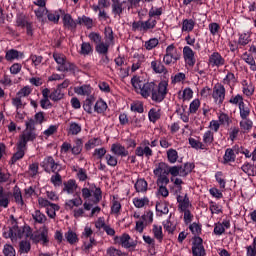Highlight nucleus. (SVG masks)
Listing matches in <instances>:
<instances>
[{
  "label": "nucleus",
  "mask_w": 256,
  "mask_h": 256,
  "mask_svg": "<svg viewBox=\"0 0 256 256\" xmlns=\"http://www.w3.org/2000/svg\"><path fill=\"white\" fill-rule=\"evenodd\" d=\"M183 57L185 64L188 67H195V63H197V60L195 59V52L193 51V49H191V47L185 46L183 48Z\"/></svg>",
  "instance_id": "obj_8"
},
{
  "label": "nucleus",
  "mask_w": 256,
  "mask_h": 256,
  "mask_svg": "<svg viewBox=\"0 0 256 256\" xmlns=\"http://www.w3.org/2000/svg\"><path fill=\"white\" fill-rule=\"evenodd\" d=\"M239 111H240V117L241 119H247L249 117L251 110L249 107L245 106V102H241L239 106Z\"/></svg>",
  "instance_id": "obj_57"
},
{
  "label": "nucleus",
  "mask_w": 256,
  "mask_h": 256,
  "mask_svg": "<svg viewBox=\"0 0 256 256\" xmlns=\"http://www.w3.org/2000/svg\"><path fill=\"white\" fill-rule=\"evenodd\" d=\"M151 69L154 71V73H165L167 69L165 68V65L161 62V60H154L151 62Z\"/></svg>",
  "instance_id": "obj_31"
},
{
  "label": "nucleus",
  "mask_w": 256,
  "mask_h": 256,
  "mask_svg": "<svg viewBox=\"0 0 256 256\" xmlns=\"http://www.w3.org/2000/svg\"><path fill=\"white\" fill-rule=\"evenodd\" d=\"M4 256H15V248L11 244H5L3 248Z\"/></svg>",
  "instance_id": "obj_64"
},
{
  "label": "nucleus",
  "mask_w": 256,
  "mask_h": 256,
  "mask_svg": "<svg viewBox=\"0 0 256 256\" xmlns=\"http://www.w3.org/2000/svg\"><path fill=\"white\" fill-rule=\"evenodd\" d=\"M235 151H233V149L228 148L225 151V154L223 156V163L227 164V163H233L235 162Z\"/></svg>",
  "instance_id": "obj_37"
},
{
  "label": "nucleus",
  "mask_w": 256,
  "mask_h": 256,
  "mask_svg": "<svg viewBox=\"0 0 256 256\" xmlns=\"http://www.w3.org/2000/svg\"><path fill=\"white\" fill-rule=\"evenodd\" d=\"M219 119V123L221 125H224V127H229V125H231V123H233V120H231V117H229V115L225 114V113H221L218 117Z\"/></svg>",
  "instance_id": "obj_55"
},
{
  "label": "nucleus",
  "mask_w": 256,
  "mask_h": 256,
  "mask_svg": "<svg viewBox=\"0 0 256 256\" xmlns=\"http://www.w3.org/2000/svg\"><path fill=\"white\" fill-rule=\"evenodd\" d=\"M25 151H27V146H23V144H19V142H17L16 152L12 155L9 165H15L17 161H21V159L25 157Z\"/></svg>",
  "instance_id": "obj_9"
},
{
  "label": "nucleus",
  "mask_w": 256,
  "mask_h": 256,
  "mask_svg": "<svg viewBox=\"0 0 256 256\" xmlns=\"http://www.w3.org/2000/svg\"><path fill=\"white\" fill-rule=\"evenodd\" d=\"M57 71H60L61 73H77V71H79V68L77 67V65H75V63L73 62H69L66 60V62H64L63 66H58Z\"/></svg>",
  "instance_id": "obj_14"
},
{
  "label": "nucleus",
  "mask_w": 256,
  "mask_h": 256,
  "mask_svg": "<svg viewBox=\"0 0 256 256\" xmlns=\"http://www.w3.org/2000/svg\"><path fill=\"white\" fill-rule=\"evenodd\" d=\"M251 35L252 33L250 31L239 33L238 34L239 38L237 41L238 47H245L249 45V43L251 42Z\"/></svg>",
  "instance_id": "obj_17"
},
{
  "label": "nucleus",
  "mask_w": 256,
  "mask_h": 256,
  "mask_svg": "<svg viewBox=\"0 0 256 256\" xmlns=\"http://www.w3.org/2000/svg\"><path fill=\"white\" fill-rule=\"evenodd\" d=\"M78 25H84L87 29L93 28V19L88 16L83 15L77 18Z\"/></svg>",
  "instance_id": "obj_35"
},
{
  "label": "nucleus",
  "mask_w": 256,
  "mask_h": 256,
  "mask_svg": "<svg viewBox=\"0 0 256 256\" xmlns=\"http://www.w3.org/2000/svg\"><path fill=\"white\" fill-rule=\"evenodd\" d=\"M111 151L114 155H118V157H127L129 155V151L119 143L112 144Z\"/></svg>",
  "instance_id": "obj_21"
},
{
  "label": "nucleus",
  "mask_w": 256,
  "mask_h": 256,
  "mask_svg": "<svg viewBox=\"0 0 256 256\" xmlns=\"http://www.w3.org/2000/svg\"><path fill=\"white\" fill-rule=\"evenodd\" d=\"M178 201V209L182 213L183 211H189V207H192L191 201H189V196L185 194V196L178 195L177 196Z\"/></svg>",
  "instance_id": "obj_13"
},
{
  "label": "nucleus",
  "mask_w": 256,
  "mask_h": 256,
  "mask_svg": "<svg viewBox=\"0 0 256 256\" xmlns=\"http://www.w3.org/2000/svg\"><path fill=\"white\" fill-rule=\"evenodd\" d=\"M213 141H215V136L213 131L207 130L202 136V143L206 150L213 145Z\"/></svg>",
  "instance_id": "obj_22"
},
{
  "label": "nucleus",
  "mask_w": 256,
  "mask_h": 256,
  "mask_svg": "<svg viewBox=\"0 0 256 256\" xmlns=\"http://www.w3.org/2000/svg\"><path fill=\"white\" fill-rule=\"evenodd\" d=\"M10 220H11L12 227L9 228L8 232L3 233V237H5V239H11L15 237L14 236L15 232H13V229H17V219L15 218V216L11 215Z\"/></svg>",
  "instance_id": "obj_30"
},
{
  "label": "nucleus",
  "mask_w": 256,
  "mask_h": 256,
  "mask_svg": "<svg viewBox=\"0 0 256 256\" xmlns=\"http://www.w3.org/2000/svg\"><path fill=\"white\" fill-rule=\"evenodd\" d=\"M131 85L138 95H141L144 99L151 97L152 101L156 103H161L167 95V82H160L157 85L155 82H145L140 76H133Z\"/></svg>",
  "instance_id": "obj_1"
},
{
  "label": "nucleus",
  "mask_w": 256,
  "mask_h": 256,
  "mask_svg": "<svg viewBox=\"0 0 256 256\" xmlns=\"http://www.w3.org/2000/svg\"><path fill=\"white\" fill-rule=\"evenodd\" d=\"M26 237H30L32 241L35 243H43V245H47L49 243V229L44 227L39 234H33L31 231V227H28V231L26 233Z\"/></svg>",
  "instance_id": "obj_5"
},
{
  "label": "nucleus",
  "mask_w": 256,
  "mask_h": 256,
  "mask_svg": "<svg viewBox=\"0 0 256 256\" xmlns=\"http://www.w3.org/2000/svg\"><path fill=\"white\" fill-rule=\"evenodd\" d=\"M159 45V39L157 38H151L148 41L145 42L144 47L147 51H151L155 49Z\"/></svg>",
  "instance_id": "obj_59"
},
{
  "label": "nucleus",
  "mask_w": 256,
  "mask_h": 256,
  "mask_svg": "<svg viewBox=\"0 0 256 256\" xmlns=\"http://www.w3.org/2000/svg\"><path fill=\"white\" fill-rule=\"evenodd\" d=\"M240 129L244 131V133H249V131L253 129V121L248 118H242V121H240Z\"/></svg>",
  "instance_id": "obj_38"
},
{
  "label": "nucleus",
  "mask_w": 256,
  "mask_h": 256,
  "mask_svg": "<svg viewBox=\"0 0 256 256\" xmlns=\"http://www.w3.org/2000/svg\"><path fill=\"white\" fill-rule=\"evenodd\" d=\"M192 253L193 256H205V247L203 246V239L201 237H194Z\"/></svg>",
  "instance_id": "obj_11"
},
{
  "label": "nucleus",
  "mask_w": 256,
  "mask_h": 256,
  "mask_svg": "<svg viewBox=\"0 0 256 256\" xmlns=\"http://www.w3.org/2000/svg\"><path fill=\"white\" fill-rule=\"evenodd\" d=\"M99 145H101V139L92 138L86 142V144L84 145V149L86 151H91V149H95V147H99Z\"/></svg>",
  "instance_id": "obj_40"
},
{
  "label": "nucleus",
  "mask_w": 256,
  "mask_h": 256,
  "mask_svg": "<svg viewBox=\"0 0 256 256\" xmlns=\"http://www.w3.org/2000/svg\"><path fill=\"white\" fill-rule=\"evenodd\" d=\"M156 211L160 213V215H167L169 213V207L165 202H159L156 204Z\"/></svg>",
  "instance_id": "obj_60"
},
{
  "label": "nucleus",
  "mask_w": 256,
  "mask_h": 256,
  "mask_svg": "<svg viewBox=\"0 0 256 256\" xmlns=\"http://www.w3.org/2000/svg\"><path fill=\"white\" fill-rule=\"evenodd\" d=\"M195 29V20L193 19H184L182 21V31L186 33H191Z\"/></svg>",
  "instance_id": "obj_32"
},
{
  "label": "nucleus",
  "mask_w": 256,
  "mask_h": 256,
  "mask_svg": "<svg viewBox=\"0 0 256 256\" xmlns=\"http://www.w3.org/2000/svg\"><path fill=\"white\" fill-rule=\"evenodd\" d=\"M241 169L244 173H246V175H249V177H255L256 175L255 165L249 162L244 163Z\"/></svg>",
  "instance_id": "obj_34"
},
{
  "label": "nucleus",
  "mask_w": 256,
  "mask_h": 256,
  "mask_svg": "<svg viewBox=\"0 0 256 256\" xmlns=\"http://www.w3.org/2000/svg\"><path fill=\"white\" fill-rule=\"evenodd\" d=\"M83 131V126L80 123L71 121L68 126V135H79Z\"/></svg>",
  "instance_id": "obj_23"
},
{
  "label": "nucleus",
  "mask_w": 256,
  "mask_h": 256,
  "mask_svg": "<svg viewBox=\"0 0 256 256\" xmlns=\"http://www.w3.org/2000/svg\"><path fill=\"white\" fill-rule=\"evenodd\" d=\"M208 65H210V67H217V68L223 67V65H225V58L221 56V53L213 52L212 54L209 55Z\"/></svg>",
  "instance_id": "obj_10"
},
{
  "label": "nucleus",
  "mask_w": 256,
  "mask_h": 256,
  "mask_svg": "<svg viewBox=\"0 0 256 256\" xmlns=\"http://www.w3.org/2000/svg\"><path fill=\"white\" fill-rule=\"evenodd\" d=\"M104 36H105V40L106 43L110 44L113 43L115 37L113 36V28L111 27H105L104 29Z\"/></svg>",
  "instance_id": "obj_54"
},
{
  "label": "nucleus",
  "mask_w": 256,
  "mask_h": 256,
  "mask_svg": "<svg viewBox=\"0 0 256 256\" xmlns=\"http://www.w3.org/2000/svg\"><path fill=\"white\" fill-rule=\"evenodd\" d=\"M52 57L54 61H56L58 67H63L67 61V57L61 53L54 52Z\"/></svg>",
  "instance_id": "obj_49"
},
{
  "label": "nucleus",
  "mask_w": 256,
  "mask_h": 256,
  "mask_svg": "<svg viewBox=\"0 0 256 256\" xmlns=\"http://www.w3.org/2000/svg\"><path fill=\"white\" fill-rule=\"evenodd\" d=\"M181 59V55L177 53V49L175 48L174 44H170L166 48V53L163 57V62L165 65H175L177 61Z\"/></svg>",
  "instance_id": "obj_4"
},
{
  "label": "nucleus",
  "mask_w": 256,
  "mask_h": 256,
  "mask_svg": "<svg viewBox=\"0 0 256 256\" xmlns=\"http://www.w3.org/2000/svg\"><path fill=\"white\" fill-rule=\"evenodd\" d=\"M109 43L100 42L95 46V50L98 55H107L109 53Z\"/></svg>",
  "instance_id": "obj_39"
},
{
  "label": "nucleus",
  "mask_w": 256,
  "mask_h": 256,
  "mask_svg": "<svg viewBox=\"0 0 256 256\" xmlns=\"http://www.w3.org/2000/svg\"><path fill=\"white\" fill-rule=\"evenodd\" d=\"M40 167L43 168L45 173H59L61 172V164L55 161L53 156H46L40 163Z\"/></svg>",
  "instance_id": "obj_3"
},
{
  "label": "nucleus",
  "mask_w": 256,
  "mask_h": 256,
  "mask_svg": "<svg viewBox=\"0 0 256 256\" xmlns=\"http://www.w3.org/2000/svg\"><path fill=\"white\" fill-rule=\"evenodd\" d=\"M90 53H93V47L89 42H83L81 44V50H80V55H89Z\"/></svg>",
  "instance_id": "obj_56"
},
{
  "label": "nucleus",
  "mask_w": 256,
  "mask_h": 256,
  "mask_svg": "<svg viewBox=\"0 0 256 256\" xmlns=\"http://www.w3.org/2000/svg\"><path fill=\"white\" fill-rule=\"evenodd\" d=\"M9 197H11V192H6L3 196H0V207L7 209L9 207Z\"/></svg>",
  "instance_id": "obj_62"
},
{
  "label": "nucleus",
  "mask_w": 256,
  "mask_h": 256,
  "mask_svg": "<svg viewBox=\"0 0 256 256\" xmlns=\"http://www.w3.org/2000/svg\"><path fill=\"white\" fill-rule=\"evenodd\" d=\"M62 23L64 29H68V31H76L77 25H79V23H77V20H74L71 14H64L62 18Z\"/></svg>",
  "instance_id": "obj_12"
},
{
  "label": "nucleus",
  "mask_w": 256,
  "mask_h": 256,
  "mask_svg": "<svg viewBox=\"0 0 256 256\" xmlns=\"http://www.w3.org/2000/svg\"><path fill=\"white\" fill-rule=\"evenodd\" d=\"M166 155H167V160L170 163L172 164L177 163V160L179 159V153L177 152V150L170 148L167 150Z\"/></svg>",
  "instance_id": "obj_47"
},
{
  "label": "nucleus",
  "mask_w": 256,
  "mask_h": 256,
  "mask_svg": "<svg viewBox=\"0 0 256 256\" xmlns=\"http://www.w3.org/2000/svg\"><path fill=\"white\" fill-rule=\"evenodd\" d=\"M74 143L75 144L72 147V155H81V151H83V139L77 138Z\"/></svg>",
  "instance_id": "obj_43"
},
{
  "label": "nucleus",
  "mask_w": 256,
  "mask_h": 256,
  "mask_svg": "<svg viewBox=\"0 0 256 256\" xmlns=\"http://www.w3.org/2000/svg\"><path fill=\"white\" fill-rule=\"evenodd\" d=\"M180 171V177H187L193 169H195V164L193 163H185L184 165H178Z\"/></svg>",
  "instance_id": "obj_28"
},
{
  "label": "nucleus",
  "mask_w": 256,
  "mask_h": 256,
  "mask_svg": "<svg viewBox=\"0 0 256 256\" xmlns=\"http://www.w3.org/2000/svg\"><path fill=\"white\" fill-rule=\"evenodd\" d=\"M130 109H131L132 113H143V111H144L143 102H141V101L133 102L131 104Z\"/></svg>",
  "instance_id": "obj_63"
},
{
  "label": "nucleus",
  "mask_w": 256,
  "mask_h": 256,
  "mask_svg": "<svg viewBox=\"0 0 256 256\" xmlns=\"http://www.w3.org/2000/svg\"><path fill=\"white\" fill-rule=\"evenodd\" d=\"M12 196L14 197L15 203H17V205H21V207L25 205V201H23V194L21 193V188H19V186H15L13 188Z\"/></svg>",
  "instance_id": "obj_26"
},
{
  "label": "nucleus",
  "mask_w": 256,
  "mask_h": 256,
  "mask_svg": "<svg viewBox=\"0 0 256 256\" xmlns=\"http://www.w3.org/2000/svg\"><path fill=\"white\" fill-rule=\"evenodd\" d=\"M154 27H157V20H155L151 17L148 20L143 21V23H142L143 31H149V30L153 29Z\"/></svg>",
  "instance_id": "obj_48"
},
{
  "label": "nucleus",
  "mask_w": 256,
  "mask_h": 256,
  "mask_svg": "<svg viewBox=\"0 0 256 256\" xmlns=\"http://www.w3.org/2000/svg\"><path fill=\"white\" fill-rule=\"evenodd\" d=\"M50 181L54 187H60V185L63 183V178L59 172H54V175L51 176Z\"/></svg>",
  "instance_id": "obj_58"
},
{
  "label": "nucleus",
  "mask_w": 256,
  "mask_h": 256,
  "mask_svg": "<svg viewBox=\"0 0 256 256\" xmlns=\"http://www.w3.org/2000/svg\"><path fill=\"white\" fill-rule=\"evenodd\" d=\"M23 57H25V54L15 49H10L6 51V55H5L6 61H15V59L19 60V59H23Z\"/></svg>",
  "instance_id": "obj_20"
},
{
  "label": "nucleus",
  "mask_w": 256,
  "mask_h": 256,
  "mask_svg": "<svg viewBox=\"0 0 256 256\" xmlns=\"http://www.w3.org/2000/svg\"><path fill=\"white\" fill-rule=\"evenodd\" d=\"M148 117L152 123H155V121H158V119L161 118V113L159 112V110L152 108L148 112Z\"/></svg>",
  "instance_id": "obj_61"
},
{
  "label": "nucleus",
  "mask_w": 256,
  "mask_h": 256,
  "mask_svg": "<svg viewBox=\"0 0 256 256\" xmlns=\"http://www.w3.org/2000/svg\"><path fill=\"white\" fill-rule=\"evenodd\" d=\"M134 187L137 193H146L149 187V184L147 183L146 179L140 178L136 181V183L134 184Z\"/></svg>",
  "instance_id": "obj_27"
},
{
  "label": "nucleus",
  "mask_w": 256,
  "mask_h": 256,
  "mask_svg": "<svg viewBox=\"0 0 256 256\" xmlns=\"http://www.w3.org/2000/svg\"><path fill=\"white\" fill-rule=\"evenodd\" d=\"M189 145L192 147V149H196V150L201 149L202 151H207L203 142H200L195 138H189Z\"/></svg>",
  "instance_id": "obj_50"
},
{
  "label": "nucleus",
  "mask_w": 256,
  "mask_h": 256,
  "mask_svg": "<svg viewBox=\"0 0 256 256\" xmlns=\"http://www.w3.org/2000/svg\"><path fill=\"white\" fill-rule=\"evenodd\" d=\"M35 139H37V133L35 132V130L26 129V130L20 135V138H19V140H18V143H19L20 145H23L24 147H27V143L33 142V141H35Z\"/></svg>",
  "instance_id": "obj_7"
},
{
  "label": "nucleus",
  "mask_w": 256,
  "mask_h": 256,
  "mask_svg": "<svg viewBox=\"0 0 256 256\" xmlns=\"http://www.w3.org/2000/svg\"><path fill=\"white\" fill-rule=\"evenodd\" d=\"M94 197V203H100L103 199V192L97 185L91 184L90 188H82V197L84 200L90 199V197Z\"/></svg>",
  "instance_id": "obj_2"
},
{
  "label": "nucleus",
  "mask_w": 256,
  "mask_h": 256,
  "mask_svg": "<svg viewBox=\"0 0 256 256\" xmlns=\"http://www.w3.org/2000/svg\"><path fill=\"white\" fill-rule=\"evenodd\" d=\"M32 219L35 221V223H38L39 225H43L45 221H47V216L41 212V210H36L32 214Z\"/></svg>",
  "instance_id": "obj_36"
},
{
  "label": "nucleus",
  "mask_w": 256,
  "mask_h": 256,
  "mask_svg": "<svg viewBox=\"0 0 256 256\" xmlns=\"http://www.w3.org/2000/svg\"><path fill=\"white\" fill-rule=\"evenodd\" d=\"M143 61H145V58L143 57V55H140L139 53H135L132 59L131 72L135 73V71H138V69H141V65H143Z\"/></svg>",
  "instance_id": "obj_19"
},
{
  "label": "nucleus",
  "mask_w": 256,
  "mask_h": 256,
  "mask_svg": "<svg viewBox=\"0 0 256 256\" xmlns=\"http://www.w3.org/2000/svg\"><path fill=\"white\" fill-rule=\"evenodd\" d=\"M63 93L61 92V88H56L54 89L50 96L49 99H51V101L57 102V101H61V99L63 98Z\"/></svg>",
  "instance_id": "obj_52"
},
{
  "label": "nucleus",
  "mask_w": 256,
  "mask_h": 256,
  "mask_svg": "<svg viewBox=\"0 0 256 256\" xmlns=\"http://www.w3.org/2000/svg\"><path fill=\"white\" fill-rule=\"evenodd\" d=\"M123 3L124 2H119L118 4H112V13L113 15H118V17H121V13H123V11H125V7H123Z\"/></svg>",
  "instance_id": "obj_53"
},
{
  "label": "nucleus",
  "mask_w": 256,
  "mask_h": 256,
  "mask_svg": "<svg viewBox=\"0 0 256 256\" xmlns=\"http://www.w3.org/2000/svg\"><path fill=\"white\" fill-rule=\"evenodd\" d=\"M242 92L246 95V97H251L253 96V93H255V86L253 83L244 80L242 82Z\"/></svg>",
  "instance_id": "obj_25"
},
{
  "label": "nucleus",
  "mask_w": 256,
  "mask_h": 256,
  "mask_svg": "<svg viewBox=\"0 0 256 256\" xmlns=\"http://www.w3.org/2000/svg\"><path fill=\"white\" fill-rule=\"evenodd\" d=\"M225 86L221 83H216L212 90V98L214 99V103L216 105H223V101H225Z\"/></svg>",
  "instance_id": "obj_6"
},
{
  "label": "nucleus",
  "mask_w": 256,
  "mask_h": 256,
  "mask_svg": "<svg viewBox=\"0 0 256 256\" xmlns=\"http://www.w3.org/2000/svg\"><path fill=\"white\" fill-rule=\"evenodd\" d=\"M222 83L224 85H229V87H233L235 86V83H237V78L235 77V74H233V72H228Z\"/></svg>",
  "instance_id": "obj_41"
},
{
  "label": "nucleus",
  "mask_w": 256,
  "mask_h": 256,
  "mask_svg": "<svg viewBox=\"0 0 256 256\" xmlns=\"http://www.w3.org/2000/svg\"><path fill=\"white\" fill-rule=\"evenodd\" d=\"M49 11V9L46 8H38L34 11L35 16L37 17V19H39V21H41V23H47V19L43 18L44 15H47V12Z\"/></svg>",
  "instance_id": "obj_51"
},
{
  "label": "nucleus",
  "mask_w": 256,
  "mask_h": 256,
  "mask_svg": "<svg viewBox=\"0 0 256 256\" xmlns=\"http://www.w3.org/2000/svg\"><path fill=\"white\" fill-rule=\"evenodd\" d=\"M95 103V96H88V98L84 101L83 109L86 113H93V104Z\"/></svg>",
  "instance_id": "obj_33"
},
{
  "label": "nucleus",
  "mask_w": 256,
  "mask_h": 256,
  "mask_svg": "<svg viewBox=\"0 0 256 256\" xmlns=\"http://www.w3.org/2000/svg\"><path fill=\"white\" fill-rule=\"evenodd\" d=\"M74 92L76 95H83L84 97H90L92 96L91 94L93 93V87L89 84H84L81 86H76L74 88Z\"/></svg>",
  "instance_id": "obj_16"
},
{
  "label": "nucleus",
  "mask_w": 256,
  "mask_h": 256,
  "mask_svg": "<svg viewBox=\"0 0 256 256\" xmlns=\"http://www.w3.org/2000/svg\"><path fill=\"white\" fill-rule=\"evenodd\" d=\"M153 173L156 177H159L161 175H169V165L165 162H159L158 164H156Z\"/></svg>",
  "instance_id": "obj_18"
},
{
  "label": "nucleus",
  "mask_w": 256,
  "mask_h": 256,
  "mask_svg": "<svg viewBox=\"0 0 256 256\" xmlns=\"http://www.w3.org/2000/svg\"><path fill=\"white\" fill-rule=\"evenodd\" d=\"M242 59H243V61H245V63H247L248 65H250L251 71H256L255 58H253V57L251 56V54L245 52V53L242 55Z\"/></svg>",
  "instance_id": "obj_42"
},
{
  "label": "nucleus",
  "mask_w": 256,
  "mask_h": 256,
  "mask_svg": "<svg viewBox=\"0 0 256 256\" xmlns=\"http://www.w3.org/2000/svg\"><path fill=\"white\" fill-rule=\"evenodd\" d=\"M95 113H105L107 111V102L103 101V99H99L96 101L94 105Z\"/></svg>",
  "instance_id": "obj_44"
},
{
  "label": "nucleus",
  "mask_w": 256,
  "mask_h": 256,
  "mask_svg": "<svg viewBox=\"0 0 256 256\" xmlns=\"http://www.w3.org/2000/svg\"><path fill=\"white\" fill-rule=\"evenodd\" d=\"M65 239L70 245H75V243H79V237L77 236V233L73 232L72 230H69L65 233Z\"/></svg>",
  "instance_id": "obj_46"
},
{
  "label": "nucleus",
  "mask_w": 256,
  "mask_h": 256,
  "mask_svg": "<svg viewBox=\"0 0 256 256\" xmlns=\"http://www.w3.org/2000/svg\"><path fill=\"white\" fill-rule=\"evenodd\" d=\"M64 188L62 189L63 193H67L68 195H73L75 191H77V181L75 179H69L66 182H63Z\"/></svg>",
  "instance_id": "obj_15"
},
{
  "label": "nucleus",
  "mask_w": 256,
  "mask_h": 256,
  "mask_svg": "<svg viewBox=\"0 0 256 256\" xmlns=\"http://www.w3.org/2000/svg\"><path fill=\"white\" fill-rule=\"evenodd\" d=\"M59 12H61V10H48L46 13L48 21H50V23H54V25H57L59 23V19H61V13Z\"/></svg>",
  "instance_id": "obj_24"
},
{
  "label": "nucleus",
  "mask_w": 256,
  "mask_h": 256,
  "mask_svg": "<svg viewBox=\"0 0 256 256\" xmlns=\"http://www.w3.org/2000/svg\"><path fill=\"white\" fill-rule=\"evenodd\" d=\"M176 113L184 123H189V112H187V106H178Z\"/></svg>",
  "instance_id": "obj_29"
},
{
  "label": "nucleus",
  "mask_w": 256,
  "mask_h": 256,
  "mask_svg": "<svg viewBox=\"0 0 256 256\" xmlns=\"http://www.w3.org/2000/svg\"><path fill=\"white\" fill-rule=\"evenodd\" d=\"M178 98L182 99V101H189V99H193V90L191 88H185L182 92L178 93Z\"/></svg>",
  "instance_id": "obj_45"
}]
</instances>
